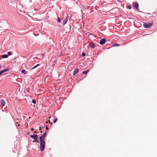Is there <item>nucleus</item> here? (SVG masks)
Listing matches in <instances>:
<instances>
[{
	"label": "nucleus",
	"instance_id": "26",
	"mask_svg": "<svg viewBox=\"0 0 157 157\" xmlns=\"http://www.w3.org/2000/svg\"><path fill=\"white\" fill-rule=\"evenodd\" d=\"M119 45V44H116V45L117 46H118V45Z\"/></svg>",
	"mask_w": 157,
	"mask_h": 157
},
{
	"label": "nucleus",
	"instance_id": "18",
	"mask_svg": "<svg viewBox=\"0 0 157 157\" xmlns=\"http://www.w3.org/2000/svg\"><path fill=\"white\" fill-rule=\"evenodd\" d=\"M57 121V119L56 118L54 121V123H55Z\"/></svg>",
	"mask_w": 157,
	"mask_h": 157
},
{
	"label": "nucleus",
	"instance_id": "4",
	"mask_svg": "<svg viewBox=\"0 0 157 157\" xmlns=\"http://www.w3.org/2000/svg\"><path fill=\"white\" fill-rule=\"evenodd\" d=\"M30 137L31 138H33L34 140L36 139V138H37L38 136L36 134H34L33 135H31L30 136Z\"/></svg>",
	"mask_w": 157,
	"mask_h": 157
},
{
	"label": "nucleus",
	"instance_id": "23",
	"mask_svg": "<svg viewBox=\"0 0 157 157\" xmlns=\"http://www.w3.org/2000/svg\"><path fill=\"white\" fill-rule=\"evenodd\" d=\"M48 127H46V130H48Z\"/></svg>",
	"mask_w": 157,
	"mask_h": 157
},
{
	"label": "nucleus",
	"instance_id": "11",
	"mask_svg": "<svg viewBox=\"0 0 157 157\" xmlns=\"http://www.w3.org/2000/svg\"><path fill=\"white\" fill-rule=\"evenodd\" d=\"M8 57V56L7 54L4 55L2 56V58H7Z\"/></svg>",
	"mask_w": 157,
	"mask_h": 157
},
{
	"label": "nucleus",
	"instance_id": "22",
	"mask_svg": "<svg viewBox=\"0 0 157 157\" xmlns=\"http://www.w3.org/2000/svg\"><path fill=\"white\" fill-rule=\"evenodd\" d=\"M39 130L40 131H41V128L40 127L39 128Z\"/></svg>",
	"mask_w": 157,
	"mask_h": 157
},
{
	"label": "nucleus",
	"instance_id": "20",
	"mask_svg": "<svg viewBox=\"0 0 157 157\" xmlns=\"http://www.w3.org/2000/svg\"><path fill=\"white\" fill-rule=\"evenodd\" d=\"M7 54L9 56H10V55H11V53L10 52H8Z\"/></svg>",
	"mask_w": 157,
	"mask_h": 157
},
{
	"label": "nucleus",
	"instance_id": "24",
	"mask_svg": "<svg viewBox=\"0 0 157 157\" xmlns=\"http://www.w3.org/2000/svg\"><path fill=\"white\" fill-rule=\"evenodd\" d=\"M31 130L32 131H33V128H31Z\"/></svg>",
	"mask_w": 157,
	"mask_h": 157
},
{
	"label": "nucleus",
	"instance_id": "25",
	"mask_svg": "<svg viewBox=\"0 0 157 157\" xmlns=\"http://www.w3.org/2000/svg\"><path fill=\"white\" fill-rule=\"evenodd\" d=\"M34 133H37V132L36 131H35L34 132Z\"/></svg>",
	"mask_w": 157,
	"mask_h": 157
},
{
	"label": "nucleus",
	"instance_id": "10",
	"mask_svg": "<svg viewBox=\"0 0 157 157\" xmlns=\"http://www.w3.org/2000/svg\"><path fill=\"white\" fill-rule=\"evenodd\" d=\"M133 5L137 9L139 5L138 3L135 2L133 4Z\"/></svg>",
	"mask_w": 157,
	"mask_h": 157
},
{
	"label": "nucleus",
	"instance_id": "12",
	"mask_svg": "<svg viewBox=\"0 0 157 157\" xmlns=\"http://www.w3.org/2000/svg\"><path fill=\"white\" fill-rule=\"evenodd\" d=\"M89 71V70H88L86 71H83V72H82V73L83 74H86L87 73V72H88Z\"/></svg>",
	"mask_w": 157,
	"mask_h": 157
},
{
	"label": "nucleus",
	"instance_id": "30",
	"mask_svg": "<svg viewBox=\"0 0 157 157\" xmlns=\"http://www.w3.org/2000/svg\"><path fill=\"white\" fill-rule=\"evenodd\" d=\"M1 65H0V68H1Z\"/></svg>",
	"mask_w": 157,
	"mask_h": 157
},
{
	"label": "nucleus",
	"instance_id": "14",
	"mask_svg": "<svg viewBox=\"0 0 157 157\" xmlns=\"http://www.w3.org/2000/svg\"><path fill=\"white\" fill-rule=\"evenodd\" d=\"M37 138H36V139L34 140L33 141V142H34V141H35L36 142L38 143L39 141L37 140Z\"/></svg>",
	"mask_w": 157,
	"mask_h": 157
},
{
	"label": "nucleus",
	"instance_id": "7",
	"mask_svg": "<svg viewBox=\"0 0 157 157\" xmlns=\"http://www.w3.org/2000/svg\"><path fill=\"white\" fill-rule=\"evenodd\" d=\"M79 71V69L78 68H76L75 70L74 71L73 73V75H75Z\"/></svg>",
	"mask_w": 157,
	"mask_h": 157
},
{
	"label": "nucleus",
	"instance_id": "19",
	"mask_svg": "<svg viewBox=\"0 0 157 157\" xmlns=\"http://www.w3.org/2000/svg\"><path fill=\"white\" fill-rule=\"evenodd\" d=\"M25 70H24V69H23L22 71H21V72L22 73H24L25 72Z\"/></svg>",
	"mask_w": 157,
	"mask_h": 157
},
{
	"label": "nucleus",
	"instance_id": "8",
	"mask_svg": "<svg viewBox=\"0 0 157 157\" xmlns=\"http://www.w3.org/2000/svg\"><path fill=\"white\" fill-rule=\"evenodd\" d=\"M1 103L2 106H4L5 104V102L3 99L1 100Z\"/></svg>",
	"mask_w": 157,
	"mask_h": 157
},
{
	"label": "nucleus",
	"instance_id": "32",
	"mask_svg": "<svg viewBox=\"0 0 157 157\" xmlns=\"http://www.w3.org/2000/svg\"><path fill=\"white\" fill-rule=\"evenodd\" d=\"M51 124L52 125V123H51Z\"/></svg>",
	"mask_w": 157,
	"mask_h": 157
},
{
	"label": "nucleus",
	"instance_id": "1",
	"mask_svg": "<svg viewBox=\"0 0 157 157\" xmlns=\"http://www.w3.org/2000/svg\"><path fill=\"white\" fill-rule=\"evenodd\" d=\"M47 132H46L43 134L40 138V150L41 151H43L44 149L45 144L44 142V138L46 136Z\"/></svg>",
	"mask_w": 157,
	"mask_h": 157
},
{
	"label": "nucleus",
	"instance_id": "6",
	"mask_svg": "<svg viewBox=\"0 0 157 157\" xmlns=\"http://www.w3.org/2000/svg\"><path fill=\"white\" fill-rule=\"evenodd\" d=\"M9 71V69H5L3 70H2L0 71V75H1L2 73L6 72Z\"/></svg>",
	"mask_w": 157,
	"mask_h": 157
},
{
	"label": "nucleus",
	"instance_id": "5",
	"mask_svg": "<svg viewBox=\"0 0 157 157\" xmlns=\"http://www.w3.org/2000/svg\"><path fill=\"white\" fill-rule=\"evenodd\" d=\"M68 17V16L67 15V16H66V18H65V20H64L63 22V25H64L65 24L67 23V20H68V19H67Z\"/></svg>",
	"mask_w": 157,
	"mask_h": 157
},
{
	"label": "nucleus",
	"instance_id": "28",
	"mask_svg": "<svg viewBox=\"0 0 157 157\" xmlns=\"http://www.w3.org/2000/svg\"><path fill=\"white\" fill-rule=\"evenodd\" d=\"M46 123H48V121H46Z\"/></svg>",
	"mask_w": 157,
	"mask_h": 157
},
{
	"label": "nucleus",
	"instance_id": "9",
	"mask_svg": "<svg viewBox=\"0 0 157 157\" xmlns=\"http://www.w3.org/2000/svg\"><path fill=\"white\" fill-rule=\"evenodd\" d=\"M90 46L92 48H94L95 46L94 44V43H91L90 44Z\"/></svg>",
	"mask_w": 157,
	"mask_h": 157
},
{
	"label": "nucleus",
	"instance_id": "21",
	"mask_svg": "<svg viewBox=\"0 0 157 157\" xmlns=\"http://www.w3.org/2000/svg\"><path fill=\"white\" fill-rule=\"evenodd\" d=\"M128 8L129 9H131V7L130 6H128Z\"/></svg>",
	"mask_w": 157,
	"mask_h": 157
},
{
	"label": "nucleus",
	"instance_id": "3",
	"mask_svg": "<svg viewBox=\"0 0 157 157\" xmlns=\"http://www.w3.org/2000/svg\"><path fill=\"white\" fill-rule=\"evenodd\" d=\"M105 40L104 39H102L100 42V44L101 45L104 44L105 43Z\"/></svg>",
	"mask_w": 157,
	"mask_h": 157
},
{
	"label": "nucleus",
	"instance_id": "17",
	"mask_svg": "<svg viewBox=\"0 0 157 157\" xmlns=\"http://www.w3.org/2000/svg\"><path fill=\"white\" fill-rule=\"evenodd\" d=\"M57 21L58 22H60V19L59 17L58 18Z\"/></svg>",
	"mask_w": 157,
	"mask_h": 157
},
{
	"label": "nucleus",
	"instance_id": "33",
	"mask_svg": "<svg viewBox=\"0 0 157 157\" xmlns=\"http://www.w3.org/2000/svg\"><path fill=\"white\" fill-rule=\"evenodd\" d=\"M51 117H49V118H51Z\"/></svg>",
	"mask_w": 157,
	"mask_h": 157
},
{
	"label": "nucleus",
	"instance_id": "29",
	"mask_svg": "<svg viewBox=\"0 0 157 157\" xmlns=\"http://www.w3.org/2000/svg\"><path fill=\"white\" fill-rule=\"evenodd\" d=\"M40 132H41V133H42V131H40Z\"/></svg>",
	"mask_w": 157,
	"mask_h": 157
},
{
	"label": "nucleus",
	"instance_id": "15",
	"mask_svg": "<svg viewBox=\"0 0 157 157\" xmlns=\"http://www.w3.org/2000/svg\"><path fill=\"white\" fill-rule=\"evenodd\" d=\"M32 102L34 104H35L36 103V101L35 100H33Z\"/></svg>",
	"mask_w": 157,
	"mask_h": 157
},
{
	"label": "nucleus",
	"instance_id": "13",
	"mask_svg": "<svg viewBox=\"0 0 157 157\" xmlns=\"http://www.w3.org/2000/svg\"><path fill=\"white\" fill-rule=\"evenodd\" d=\"M40 65V64H37V65L34 66L31 69V70L35 68L37 66H39Z\"/></svg>",
	"mask_w": 157,
	"mask_h": 157
},
{
	"label": "nucleus",
	"instance_id": "27",
	"mask_svg": "<svg viewBox=\"0 0 157 157\" xmlns=\"http://www.w3.org/2000/svg\"><path fill=\"white\" fill-rule=\"evenodd\" d=\"M48 122L49 123H50V121H49Z\"/></svg>",
	"mask_w": 157,
	"mask_h": 157
},
{
	"label": "nucleus",
	"instance_id": "16",
	"mask_svg": "<svg viewBox=\"0 0 157 157\" xmlns=\"http://www.w3.org/2000/svg\"><path fill=\"white\" fill-rule=\"evenodd\" d=\"M82 56H85V53L84 52H82Z\"/></svg>",
	"mask_w": 157,
	"mask_h": 157
},
{
	"label": "nucleus",
	"instance_id": "31",
	"mask_svg": "<svg viewBox=\"0 0 157 157\" xmlns=\"http://www.w3.org/2000/svg\"><path fill=\"white\" fill-rule=\"evenodd\" d=\"M42 55H43V56H44V54H42Z\"/></svg>",
	"mask_w": 157,
	"mask_h": 157
},
{
	"label": "nucleus",
	"instance_id": "2",
	"mask_svg": "<svg viewBox=\"0 0 157 157\" xmlns=\"http://www.w3.org/2000/svg\"><path fill=\"white\" fill-rule=\"evenodd\" d=\"M153 25V22L149 23H144L143 24V26L145 28H150Z\"/></svg>",
	"mask_w": 157,
	"mask_h": 157
}]
</instances>
